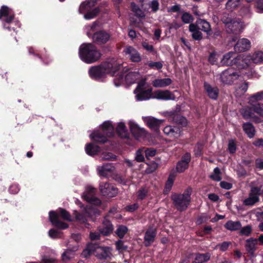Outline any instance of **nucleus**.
Instances as JSON below:
<instances>
[{
    "mask_svg": "<svg viewBox=\"0 0 263 263\" xmlns=\"http://www.w3.org/2000/svg\"><path fill=\"white\" fill-rule=\"evenodd\" d=\"M192 189L187 188L182 194H174L171 198L175 208L180 211L185 210L191 202Z\"/></svg>",
    "mask_w": 263,
    "mask_h": 263,
    "instance_id": "nucleus-3",
    "label": "nucleus"
},
{
    "mask_svg": "<svg viewBox=\"0 0 263 263\" xmlns=\"http://www.w3.org/2000/svg\"><path fill=\"white\" fill-rule=\"evenodd\" d=\"M14 15L10 12L9 8L5 6H3L0 9V20L4 23V27L11 29L10 27H6V23L10 24L14 20Z\"/></svg>",
    "mask_w": 263,
    "mask_h": 263,
    "instance_id": "nucleus-12",
    "label": "nucleus"
},
{
    "mask_svg": "<svg viewBox=\"0 0 263 263\" xmlns=\"http://www.w3.org/2000/svg\"><path fill=\"white\" fill-rule=\"evenodd\" d=\"M131 6L132 8V11L135 13V14L141 18H143L145 17L144 13L139 9L134 3H131Z\"/></svg>",
    "mask_w": 263,
    "mask_h": 263,
    "instance_id": "nucleus-51",
    "label": "nucleus"
},
{
    "mask_svg": "<svg viewBox=\"0 0 263 263\" xmlns=\"http://www.w3.org/2000/svg\"><path fill=\"white\" fill-rule=\"evenodd\" d=\"M117 132L122 138H127L128 137V133L125 126V125L123 122L118 123L117 127Z\"/></svg>",
    "mask_w": 263,
    "mask_h": 263,
    "instance_id": "nucleus-36",
    "label": "nucleus"
},
{
    "mask_svg": "<svg viewBox=\"0 0 263 263\" xmlns=\"http://www.w3.org/2000/svg\"><path fill=\"white\" fill-rule=\"evenodd\" d=\"M110 38V35L104 31L97 32L92 36L93 42L99 45L105 44L109 40Z\"/></svg>",
    "mask_w": 263,
    "mask_h": 263,
    "instance_id": "nucleus-19",
    "label": "nucleus"
},
{
    "mask_svg": "<svg viewBox=\"0 0 263 263\" xmlns=\"http://www.w3.org/2000/svg\"><path fill=\"white\" fill-rule=\"evenodd\" d=\"M261 194V190L258 187H252L247 198L245 199L242 202L246 206H253L259 201V196Z\"/></svg>",
    "mask_w": 263,
    "mask_h": 263,
    "instance_id": "nucleus-9",
    "label": "nucleus"
},
{
    "mask_svg": "<svg viewBox=\"0 0 263 263\" xmlns=\"http://www.w3.org/2000/svg\"><path fill=\"white\" fill-rule=\"evenodd\" d=\"M79 56L85 63L90 64L98 61L101 56L100 52L92 44H83L79 48Z\"/></svg>",
    "mask_w": 263,
    "mask_h": 263,
    "instance_id": "nucleus-1",
    "label": "nucleus"
},
{
    "mask_svg": "<svg viewBox=\"0 0 263 263\" xmlns=\"http://www.w3.org/2000/svg\"><path fill=\"white\" fill-rule=\"evenodd\" d=\"M240 76L237 72L232 69H228L223 71L220 75L221 82L227 85H230L234 81L239 78Z\"/></svg>",
    "mask_w": 263,
    "mask_h": 263,
    "instance_id": "nucleus-11",
    "label": "nucleus"
},
{
    "mask_svg": "<svg viewBox=\"0 0 263 263\" xmlns=\"http://www.w3.org/2000/svg\"><path fill=\"white\" fill-rule=\"evenodd\" d=\"M127 228L124 226H119L117 228L116 233L120 238H122L127 232Z\"/></svg>",
    "mask_w": 263,
    "mask_h": 263,
    "instance_id": "nucleus-48",
    "label": "nucleus"
},
{
    "mask_svg": "<svg viewBox=\"0 0 263 263\" xmlns=\"http://www.w3.org/2000/svg\"><path fill=\"white\" fill-rule=\"evenodd\" d=\"M263 101V91L252 95L249 98V103L251 105L257 104L258 101Z\"/></svg>",
    "mask_w": 263,
    "mask_h": 263,
    "instance_id": "nucleus-37",
    "label": "nucleus"
},
{
    "mask_svg": "<svg viewBox=\"0 0 263 263\" xmlns=\"http://www.w3.org/2000/svg\"><path fill=\"white\" fill-rule=\"evenodd\" d=\"M116 249L119 252H122L127 249V247L123 245L122 240H119L116 242Z\"/></svg>",
    "mask_w": 263,
    "mask_h": 263,
    "instance_id": "nucleus-60",
    "label": "nucleus"
},
{
    "mask_svg": "<svg viewBox=\"0 0 263 263\" xmlns=\"http://www.w3.org/2000/svg\"><path fill=\"white\" fill-rule=\"evenodd\" d=\"M172 83V80L170 78L157 79L153 81L152 84L155 87L162 88L170 85Z\"/></svg>",
    "mask_w": 263,
    "mask_h": 263,
    "instance_id": "nucleus-34",
    "label": "nucleus"
},
{
    "mask_svg": "<svg viewBox=\"0 0 263 263\" xmlns=\"http://www.w3.org/2000/svg\"><path fill=\"white\" fill-rule=\"evenodd\" d=\"M156 236V229L151 228L145 232L144 236V242L146 246H150L155 240Z\"/></svg>",
    "mask_w": 263,
    "mask_h": 263,
    "instance_id": "nucleus-29",
    "label": "nucleus"
},
{
    "mask_svg": "<svg viewBox=\"0 0 263 263\" xmlns=\"http://www.w3.org/2000/svg\"><path fill=\"white\" fill-rule=\"evenodd\" d=\"M95 189L91 187H89L84 193V197L88 202L92 203L96 205H99L101 203L100 200L95 196Z\"/></svg>",
    "mask_w": 263,
    "mask_h": 263,
    "instance_id": "nucleus-23",
    "label": "nucleus"
},
{
    "mask_svg": "<svg viewBox=\"0 0 263 263\" xmlns=\"http://www.w3.org/2000/svg\"><path fill=\"white\" fill-rule=\"evenodd\" d=\"M251 47L250 41L246 38L239 40L234 46V49L237 52H245L249 50Z\"/></svg>",
    "mask_w": 263,
    "mask_h": 263,
    "instance_id": "nucleus-21",
    "label": "nucleus"
},
{
    "mask_svg": "<svg viewBox=\"0 0 263 263\" xmlns=\"http://www.w3.org/2000/svg\"><path fill=\"white\" fill-rule=\"evenodd\" d=\"M98 230L103 235L108 236L112 232L114 227L111 222L105 218L101 225L98 227Z\"/></svg>",
    "mask_w": 263,
    "mask_h": 263,
    "instance_id": "nucleus-20",
    "label": "nucleus"
},
{
    "mask_svg": "<svg viewBox=\"0 0 263 263\" xmlns=\"http://www.w3.org/2000/svg\"><path fill=\"white\" fill-rule=\"evenodd\" d=\"M181 20L184 24H190L194 20L193 16L187 12H184L181 16Z\"/></svg>",
    "mask_w": 263,
    "mask_h": 263,
    "instance_id": "nucleus-50",
    "label": "nucleus"
},
{
    "mask_svg": "<svg viewBox=\"0 0 263 263\" xmlns=\"http://www.w3.org/2000/svg\"><path fill=\"white\" fill-rule=\"evenodd\" d=\"M235 59H236V53L233 51H230L223 55L221 60L222 65L233 66L235 65Z\"/></svg>",
    "mask_w": 263,
    "mask_h": 263,
    "instance_id": "nucleus-26",
    "label": "nucleus"
},
{
    "mask_svg": "<svg viewBox=\"0 0 263 263\" xmlns=\"http://www.w3.org/2000/svg\"><path fill=\"white\" fill-rule=\"evenodd\" d=\"M243 128L250 138H252L254 137L255 135V129L251 124L249 123L243 124Z\"/></svg>",
    "mask_w": 263,
    "mask_h": 263,
    "instance_id": "nucleus-41",
    "label": "nucleus"
},
{
    "mask_svg": "<svg viewBox=\"0 0 263 263\" xmlns=\"http://www.w3.org/2000/svg\"><path fill=\"white\" fill-rule=\"evenodd\" d=\"M197 25L199 29L205 32L207 35H210L211 32V28L210 23L203 19H198L194 24Z\"/></svg>",
    "mask_w": 263,
    "mask_h": 263,
    "instance_id": "nucleus-32",
    "label": "nucleus"
},
{
    "mask_svg": "<svg viewBox=\"0 0 263 263\" xmlns=\"http://www.w3.org/2000/svg\"><path fill=\"white\" fill-rule=\"evenodd\" d=\"M90 76L93 79H98L105 74L103 65L91 67L89 70Z\"/></svg>",
    "mask_w": 263,
    "mask_h": 263,
    "instance_id": "nucleus-31",
    "label": "nucleus"
},
{
    "mask_svg": "<svg viewBox=\"0 0 263 263\" xmlns=\"http://www.w3.org/2000/svg\"><path fill=\"white\" fill-rule=\"evenodd\" d=\"M97 3V0H87L82 2L79 7V12L81 14H84V17L86 20H90L96 17L100 12V7H97L90 10Z\"/></svg>",
    "mask_w": 263,
    "mask_h": 263,
    "instance_id": "nucleus-6",
    "label": "nucleus"
},
{
    "mask_svg": "<svg viewBox=\"0 0 263 263\" xmlns=\"http://www.w3.org/2000/svg\"><path fill=\"white\" fill-rule=\"evenodd\" d=\"M243 59L244 61V65L246 66V68H247L250 66L252 63H254L253 62V57L252 54L250 53L249 54H242Z\"/></svg>",
    "mask_w": 263,
    "mask_h": 263,
    "instance_id": "nucleus-47",
    "label": "nucleus"
},
{
    "mask_svg": "<svg viewBox=\"0 0 263 263\" xmlns=\"http://www.w3.org/2000/svg\"><path fill=\"white\" fill-rule=\"evenodd\" d=\"M221 20L227 28L229 33H239L242 29V24L239 18L232 16V14L223 13Z\"/></svg>",
    "mask_w": 263,
    "mask_h": 263,
    "instance_id": "nucleus-4",
    "label": "nucleus"
},
{
    "mask_svg": "<svg viewBox=\"0 0 263 263\" xmlns=\"http://www.w3.org/2000/svg\"><path fill=\"white\" fill-rule=\"evenodd\" d=\"M231 244V242L229 241H224L222 242L221 243L218 244L217 247H219V249L221 251H226L230 245Z\"/></svg>",
    "mask_w": 263,
    "mask_h": 263,
    "instance_id": "nucleus-59",
    "label": "nucleus"
},
{
    "mask_svg": "<svg viewBox=\"0 0 263 263\" xmlns=\"http://www.w3.org/2000/svg\"><path fill=\"white\" fill-rule=\"evenodd\" d=\"M145 81H141L134 90L136 99L138 101L146 100L150 98L152 90L145 89Z\"/></svg>",
    "mask_w": 263,
    "mask_h": 263,
    "instance_id": "nucleus-10",
    "label": "nucleus"
},
{
    "mask_svg": "<svg viewBox=\"0 0 263 263\" xmlns=\"http://www.w3.org/2000/svg\"><path fill=\"white\" fill-rule=\"evenodd\" d=\"M257 239L254 238H250L246 240L245 249L249 256H255V252L257 249Z\"/></svg>",
    "mask_w": 263,
    "mask_h": 263,
    "instance_id": "nucleus-16",
    "label": "nucleus"
},
{
    "mask_svg": "<svg viewBox=\"0 0 263 263\" xmlns=\"http://www.w3.org/2000/svg\"><path fill=\"white\" fill-rule=\"evenodd\" d=\"M210 178L217 181H219L221 180L220 171L218 167L214 168L213 173L210 175Z\"/></svg>",
    "mask_w": 263,
    "mask_h": 263,
    "instance_id": "nucleus-53",
    "label": "nucleus"
},
{
    "mask_svg": "<svg viewBox=\"0 0 263 263\" xmlns=\"http://www.w3.org/2000/svg\"><path fill=\"white\" fill-rule=\"evenodd\" d=\"M242 1V0H228L226 4V8L227 10H233L240 6Z\"/></svg>",
    "mask_w": 263,
    "mask_h": 263,
    "instance_id": "nucleus-40",
    "label": "nucleus"
},
{
    "mask_svg": "<svg viewBox=\"0 0 263 263\" xmlns=\"http://www.w3.org/2000/svg\"><path fill=\"white\" fill-rule=\"evenodd\" d=\"M100 190L104 196L109 197H114L118 193L117 189L107 182H101L100 184Z\"/></svg>",
    "mask_w": 263,
    "mask_h": 263,
    "instance_id": "nucleus-14",
    "label": "nucleus"
},
{
    "mask_svg": "<svg viewBox=\"0 0 263 263\" xmlns=\"http://www.w3.org/2000/svg\"><path fill=\"white\" fill-rule=\"evenodd\" d=\"M147 193V190L144 188L140 190L138 192V198L142 200L145 198Z\"/></svg>",
    "mask_w": 263,
    "mask_h": 263,
    "instance_id": "nucleus-63",
    "label": "nucleus"
},
{
    "mask_svg": "<svg viewBox=\"0 0 263 263\" xmlns=\"http://www.w3.org/2000/svg\"><path fill=\"white\" fill-rule=\"evenodd\" d=\"M210 253L197 254L195 257V262L196 263H203L207 261L210 258Z\"/></svg>",
    "mask_w": 263,
    "mask_h": 263,
    "instance_id": "nucleus-43",
    "label": "nucleus"
},
{
    "mask_svg": "<svg viewBox=\"0 0 263 263\" xmlns=\"http://www.w3.org/2000/svg\"><path fill=\"white\" fill-rule=\"evenodd\" d=\"M241 227V224L239 221H228L224 225V227L230 231H236L239 230Z\"/></svg>",
    "mask_w": 263,
    "mask_h": 263,
    "instance_id": "nucleus-38",
    "label": "nucleus"
},
{
    "mask_svg": "<svg viewBox=\"0 0 263 263\" xmlns=\"http://www.w3.org/2000/svg\"><path fill=\"white\" fill-rule=\"evenodd\" d=\"M116 158L115 155L110 153H103L101 156L100 159L102 160H115Z\"/></svg>",
    "mask_w": 263,
    "mask_h": 263,
    "instance_id": "nucleus-54",
    "label": "nucleus"
},
{
    "mask_svg": "<svg viewBox=\"0 0 263 263\" xmlns=\"http://www.w3.org/2000/svg\"><path fill=\"white\" fill-rule=\"evenodd\" d=\"M204 88L210 98L214 100L217 98L219 91L216 87H213L208 83L204 82Z\"/></svg>",
    "mask_w": 263,
    "mask_h": 263,
    "instance_id": "nucleus-33",
    "label": "nucleus"
},
{
    "mask_svg": "<svg viewBox=\"0 0 263 263\" xmlns=\"http://www.w3.org/2000/svg\"><path fill=\"white\" fill-rule=\"evenodd\" d=\"M144 148H141L137 150L135 154V161L137 162H143L144 160V157L143 155Z\"/></svg>",
    "mask_w": 263,
    "mask_h": 263,
    "instance_id": "nucleus-52",
    "label": "nucleus"
},
{
    "mask_svg": "<svg viewBox=\"0 0 263 263\" xmlns=\"http://www.w3.org/2000/svg\"><path fill=\"white\" fill-rule=\"evenodd\" d=\"M74 256L75 253L74 251L70 250H68L63 253L62 255V258L63 261L66 262L73 258Z\"/></svg>",
    "mask_w": 263,
    "mask_h": 263,
    "instance_id": "nucleus-46",
    "label": "nucleus"
},
{
    "mask_svg": "<svg viewBox=\"0 0 263 263\" xmlns=\"http://www.w3.org/2000/svg\"><path fill=\"white\" fill-rule=\"evenodd\" d=\"M97 212L94 210L92 206H87L85 209V216L80 213H77L76 215V219L81 222L84 223L86 221L85 216L91 217L92 213L95 214Z\"/></svg>",
    "mask_w": 263,
    "mask_h": 263,
    "instance_id": "nucleus-30",
    "label": "nucleus"
},
{
    "mask_svg": "<svg viewBox=\"0 0 263 263\" xmlns=\"http://www.w3.org/2000/svg\"><path fill=\"white\" fill-rule=\"evenodd\" d=\"M55 259L54 257H50L46 255H44L42 258V263H54Z\"/></svg>",
    "mask_w": 263,
    "mask_h": 263,
    "instance_id": "nucleus-61",
    "label": "nucleus"
},
{
    "mask_svg": "<svg viewBox=\"0 0 263 263\" xmlns=\"http://www.w3.org/2000/svg\"><path fill=\"white\" fill-rule=\"evenodd\" d=\"M153 98L162 100H174L175 99L174 95L168 90H157L153 93Z\"/></svg>",
    "mask_w": 263,
    "mask_h": 263,
    "instance_id": "nucleus-17",
    "label": "nucleus"
},
{
    "mask_svg": "<svg viewBox=\"0 0 263 263\" xmlns=\"http://www.w3.org/2000/svg\"><path fill=\"white\" fill-rule=\"evenodd\" d=\"M164 133L171 138L177 139L182 135V131L178 126L168 125L163 128Z\"/></svg>",
    "mask_w": 263,
    "mask_h": 263,
    "instance_id": "nucleus-18",
    "label": "nucleus"
},
{
    "mask_svg": "<svg viewBox=\"0 0 263 263\" xmlns=\"http://www.w3.org/2000/svg\"><path fill=\"white\" fill-rule=\"evenodd\" d=\"M103 133L95 132L91 135V139L99 143H104L107 141L106 137L112 135L114 128L111 123L109 121L104 122L102 126Z\"/></svg>",
    "mask_w": 263,
    "mask_h": 263,
    "instance_id": "nucleus-8",
    "label": "nucleus"
},
{
    "mask_svg": "<svg viewBox=\"0 0 263 263\" xmlns=\"http://www.w3.org/2000/svg\"><path fill=\"white\" fill-rule=\"evenodd\" d=\"M248 83L246 82H243L236 89V95L241 96L243 95L248 90Z\"/></svg>",
    "mask_w": 263,
    "mask_h": 263,
    "instance_id": "nucleus-45",
    "label": "nucleus"
},
{
    "mask_svg": "<svg viewBox=\"0 0 263 263\" xmlns=\"http://www.w3.org/2000/svg\"><path fill=\"white\" fill-rule=\"evenodd\" d=\"M191 160V155L189 153H186L182 158L176 166V169L178 172L182 173L184 172L189 166V163Z\"/></svg>",
    "mask_w": 263,
    "mask_h": 263,
    "instance_id": "nucleus-28",
    "label": "nucleus"
},
{
    "mask_svg": "<svg viewBox=\"0 0 263 263\" xmlns=\"http://www.w3.org/2000/svg\"><path fill=\"white\" fill-rule=\"evenodd\" d=\"M235 66H236L239 69L246 68L244 65V61L243 59L242 54L238 55L236 56V59H235Z\"/></svg>",
    "mask_w": 263,
    "mask_h": 263,
    "instance_id": "nucleus-49",
    "label": "nucleus"
},
{
    "mask_svg": "<svg viewBox=\"0 0 263 263\" xmlns=\"http://www.w3.org/2000/svg\"><path fill=\"white\" fill-rule=\"evenodd\" d=\"M139 74L136 72H129L125 76V81L128 84H132L138 79Z\"/></svg>",
    "mask_w": 263,
    "mask_h": 263,
    "instance_id": "nucleus-39",
    "label": "nucleus"
},
{
    "mask_svg": "<svg viewBox=\"0 0 263 263\" xmlns=\"http://www.w3.org/2000/svg\"><path fill=\"white\" fill-rule=\"evenodd\" d=\"M115 170L114 166L111 163H106L97 167L98 174L103 177H107L111 174Z\"/></svg>",
    "mask_w": 263,
    "mask_h": 263,
    "instance_id": "nucleus-25",
    "label": "nucleus"
},
{
    "mask_svg": "<svg viewBox=\"0 0 263 263\" xmlns=\"http://www.w3.org/2000/svg\"><path fill=\"white\" fill-rule=\"evenodd\" d=\"M148 65L149 67L158 70L161 69L163 67V64L161 62H150Z\"/></svg>",
    "mask_w": 263,
    "mask_h": 263,
    "instance_id": "nucleus-58",
    "label": "nucleus"
},
{
    "mask_svg": "<svg viewBox=\"0 0 263 263\" xmlns=\"http://www.w3.org/2000/svg\"><path fill=\"white\" fill-rule=\"evenodd\" d=\"M125 54L134 62H139L141 61V58L140 53L134 48L131 46H127L124 49Z\"/></svg>",
    "mask_w": 263,
    "mask_h": 263,
    "instance_id": "nucleus-24",
    "label": "nucleus"
},
{
    "mask_svg": "<svg viewBox=\"0 0 263 263\" xmlns=\"http://www.w3.org/2000/svg\"><path fill=\"white\" fill-rule=\"evenodd\" d=\"M189 31L192 33V37L195 40H200L202 39V33L196 25L193 23L190 24Z\"/></svg>",
    "mask_w": 263,
    "mask_h": 263,
    "instance_id": "nucleus-35",
    "label": "nucleus"
},
{
    "mask_svg": "<svg viewBox=\"0 0 263 263\" xmlns=\"http://www.w3.org/2000/svg\"><path fill=\"white\" fill-rule=\"evenodd\" d=\"M58 217L59 215L55 212L51 211L49 213L50 221L54 226L60 229H65L68 228L67 224L59 221Z\"/></svg>",
    "mask_w": 263,
    "mask_h": 263,
    "instance_id": "nucleus-27",
    "label": "nucleus"
},
{
    "mask_svg": "<svg viewBox=\"0 0 263 263\" xmlns=\"http://www.w3.org/2000/svg\"><path fill=\"white\" fill-rule=\"evenodd\" d=\"M252 232V227L251 226L248 225L244 227L240 230V234L245 236H249Z\"/></svg>",
    "mask_w": 263,
    "mask_h": 263,
    "instance_id": "nucleus-55",
    "label": "nucleus"
},
{
    "mask_svg": "<svg viewBox=\"0 0 263 263\" xmlns=\"http://www.w3.org/2000/svg\"><path fill=\"white\" fill-rule=\"evenodd\" d=\"M251 106V107H247L242 110L241 114L243 118L246 119H251L256 123L260 122V119L255 113L263 118V103H257Z\"/></svg>",
    "mask_w": 263,
    "mask_h": 263,
    "instance_id": "nucleus-7",
    "label": "nucleus"
},
{
    "mask_svg": "<svg viewBox=\"0 0 263 263\" xmlns=\"http://www.w3.org/2000/svg\"><path fill=\"white\" fill-rule=\"evenodd\" d=\"M164 116L167 118L170 121L175 122L183 126H186L187 124L185 118L181 116L175 111L166 112L164 113Z\"/></svg>",
    "mask_w": 263,
    "mask_h": 263,
    "instance_id": "nucleus-15",
    "label": "nucleus"
},
{
    "mask_svg": "<svg viewBox=\"0 0 263 263\" xmlns=\"http://www.w3.org/2000/svg\"><path fill=\"white\" fill-rule=\"evenodd\" d=\"M59 215L65 220L69 221L71 220L70 214L64 209L59 210Z\"/></svg>",
    "mask_w": 263,
    "mask_h": 263,
    "instance_id": "nucleus-57",
    "label": "nucleus"
},
{
    "mask_svg": "<svg viewBox=\"0 0 263 263\" xmlns=\"http://www.w3.org/2000/svg\"><path fill=\"white\" fill-rule=\"evenodd\" d=\"M149 7L154 12L157 11L159 8V4L157 0H153L149 4Z\"/></svg>",
    "mask_w": 263,
    "mask_h": 263,
    "instance_id": "nucleus-56",
    "label": "nucleus"
},
{
    "mask_svg": "<svg viewBox=\"0 0 263 263\" xmlns=\"http://www.w3.org/2000/svg\"><path fill=\"white\" fill-rule=\"evenodd\" d=\"M101 233L97 232H90L89 234V237L91 240H96L100 239Z\"/></svg>",
    "mask_w": 263,
    "mask_h": 263,
    "instance_id": "nucleus-62",
    "label": "nucleus"
},
{
    "mask_svg": "<svg viewBox=\"0 0 263 263\" xmlns=\"http://www.w3.org/2000/svg\"><path fill=\"white\" fill-rule=\"evenodd\" d=\"M228 149L231 153H234L236 151V145L233 140H231L229 142Z\"/></svg>",
    "mask_w": 263,
    "mask_h": 263,
    "instance_id": "nucleus-64",
    "label": "nucleus"
},
{
    "mask_svg": "<svg viewBox=\"0 0 263 263\" xmlns=\"http://www.w3.org/2000/svg\"><path fill=\"white\" fill-rule=\"evenodd\" d=\"M128 125L130 132L136 139L140 140L146 136V132L144 128L140 127L134 121L130 120Z\"/></svg>",
    "mask_w": 263,
    "mask_h": 263,
    "instance_id": "nucleus-13",
    "label": "nucleus"
},
{
    "mask_svg": "<svg viewBox=\"0 0 263 263\" xmlns=\"http://www.w3.org/2000/svg\"><path fill=\"white\" fill-rule=\"evenodd\" d=\"M102 64L105 74H110L112 76L119 75L118 82L115 80V84L117 86H119L124 80L123 76L119 75V72L122 67L121 65L114 59H108Z\"/></svg>",
    "mask_w": 263,
    "mask_h": 263,
    "instance_id": "nucleus-5",
    "label": "nucleus"
},
{
    "mask_svg": "<svg viewBox=\"0 0 263 263\" xmlns=\"http://www.w3.org/2000/svg\"><path fill=\"white\" fill-rule=\"evenodd\" d=\"M86 153L89 155H96L100 151V148L93 144L89 143L86 145L85 147Z\"/></svg>",
    "mask_w": 263,
    "mask_h": 263,
    "instance_id": "nucleus-42",
    "label": "nucleus"
},
{
    "mask_svg": "<svg viewBox=\"0 0 263 263\" xmlns=\"http://www.w3.org/2000/svg\"><path fill=\"white\" fill-rule=\"evenodd\" d=\"M253 62L255 64L263 63V52L258 51L252 54Z\"/></svg>",
    "mask_w": 263,
    "mask_h": 263,
    "instance_id": "nucleus-44",
    "label": "nucleus"
},
{
    "mask_svg": "<svg viewBox=\"0 0 263 263\" xmlns=\"http://www.w3.org/2000/svg\"><path fill=\"white\" fill-rule=\"evenodd\" d=\"M146 125L152 129L158 131L160 125L163 122V120H158L153 117H146L143 118Z\"/></svg>",
    "mask_w": 263,
    "mask_h": 263,
    "instance_id": "nucleus-22",
    "label": "nucleus"
},
{
    "mask_svg": "<svg viewBox=\"0 0 263 263\" xmlns=\"http://www.w3.org/2000/svg\"><path fill=\"white\" fill-rule=\"evenodd\" d=\"M93 254L100 259H109L112 256V249L109 247H102L98 245L90 243L83 252V255L86 257L90 254Z\"/></svg>",
    "mask_w": 263,
    "mask_h": 263,
    "instance_id": "nucleus-2",
    "label": "nucleus"
}]
</instances>
